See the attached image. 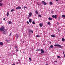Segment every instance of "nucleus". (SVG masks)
Listing matches in <instances>:
<instances>
[{
	"label": "nucleus",
	"mask_w": 65,
	"mask_h": 65,
	"mask_svg": "<svg viewBox=\"0 0 65 65\" xmlns=\"http://www.w3.org/2000/svg\"><path fill=\"white\" fill-rule=\"evenodd\" d=\"M7 33V30L6 29H4L3 31V33L4 34H5Z\"/></svg>",
	"instance_id": "nucleus-1"
},
{
	"label": "nucleus",
	"mask_w": 65,
	"mask_h": 65,
	"mask_svg": "<svg viewBox=\"0 0 65 65\" xmlns=\"http://www.w3.org/2000/svg\"><path fill=\"white\" fill-rule=\"evenodd\" d=\"M55 46H57L58 47H59L60 48H62V46L61 45H60L59 44H56L54 45Z\"/></svg>",
	"instance_id": "nucleus-2"
},
{
	"label": "nucleus",
	"mask_w": 65,
	"mask_h": 65,
	"mask_svg": "<svg viewBox=\"0 0 65 65\" xmlns=\"http://www.w3.org/2000/svg\"><path fill=\"white\" fill-rule=\"evenodd\" d=\"M4 29V27L3 26L0 29V31H3Z\"/></svg>",
	"instance_id": "nucleus-3"
},
{
	"label": "nucleus",
	"mask_w": 65,
	"mask_h": 65,
	"mask_svg": "<svg viewBox=\"0 0 65 65\" xmlns=\"http://www.w3.org/2000/svg\"><path fill=\"white\" fill-rule=\"evenodd\" d=\"M52 17L53 18H55L56 19H57V15H55V16L54 15H53Z\"/></svg>",
	"instance_id": "nucleus-4"
},
{
	"label": "nucleus",
	"mask_w": 65,
	"mask_h": 65,
	"mask_svg": "<svg viewBox=\"0 0 65 65\" xmlns=\"http://www.w3.org/2000/svg\"><path fill=\"white\" fill-rule=\"evenodd\" d=\"M41 54H43L45 52L44 51V50H43L42 49H41Z\"/></svg>",
	"instance_id": "nucleus-5"
},
{
	"label": "nucleus",
	"mask_w": 65,
	"mask_h": 65,
	"mask_svg": "<svg viewBox=\"0 0 65 65\" xmlns=\"http://www.w3.org/2000/svg\"><path fill=\"white\" fill-rule=\"evenodd\" d=\"M42 3L45 5H46V3L44 2V1H42Z\"/></svg>",
	"instance_id": "nucleus-6"
},
{
	"label": "nucleus",
	"mask_w": 65,
	"mask_h": 65,
	"mask_svg": "<svg viewBox=\"0 0 65 65\" xmlns=\"http://www.w3.org/2000/svg\"><path fill=\"white\" fill-rule=\"evenodd\" d=\"M16 9H21V7L20 6H18V7L16 8H15Z\"/></svg>",
	"instance_id": "nucleus-7"
},
{
	"label": "nucleus",
	"mask_w": 65,
	"mask_h": 65,
	"mask_svg": "<svg viewBox=\"0 0 65 65\" xmlns=\"http://www.w3.org/2000/svg\"><path fill=\"white\" fill-rule=\"evenodd\" d=\"M32 15V13L31 12L29 13V17H31Z\"/></svg>",
	"instance_id": "nucleus-8"
},
{
	"label": "nucleus",
	"mask_w": 65,
	"mask_h": 65,
	"mask_svg": "<svg viewBox=\"0 0 65 65\" xmlns=\"http://www.w3.org/2000/svg\"><path fill=\"white\" fill-rule=\"evenodd\" d=\"M39 25L40 26V27H42L43 26V24L42 23H41V24L40 23L39 24Z\"/></svg>",
	"instance_id": "nucleus-9"
},
{
	"label": "nucleus",
	"mask_w": 65,
	"mask_h": 65,
	"mask_svg": "<svg viewBox=\"0 0 65 65\" xmlns=\"http://www.w3.org/2000/svg\"><path fill=\"white\" fill-rule=\"evenodd\" d=\"M0 45H3V43L2 42H0Z\"/></svg>",
	"instance_id": "nucleus-10"
},
{
	"label": "nucleus",
	"mask_w": 65,
	"mask_h": 65,
	"mask_svg": "<svg viewBox=\"0 0 65 65\" xmlns=\"http://www.w3.org/2000/svg\"><path fill=\"white\" fill-rule=\"evenodd\" d=\"M47 24H48L49 25H50V24H51L50 22H48Z\"/></svg>",
	"instance_id": "nucleus-11"
},
{
	"label": "nucleus",
	"mask_w": 65,
	"mask_h": 65,
	"mask_svg": "<svg viewBox=\"0 0 65 65\" xmlns=\"http://www.w3.org/2000/svg\"><path fill=\"white\" fill-rule=\"evenodd\" d=\"M53 47V45H51L49 47L50 49V48H52Z\"/></svg>",
	"instance_id": "nucleus-12"
},
{
	"label": "nucleus",
	"mask_w": 65,
	"mask_h": 65,
	"mask_svg": "<svg viewBox=\"0 0 65 65\" xmlns=\"http://www.w3.org/2000/svg\"><path fill=\"white\" fill-rule=\"evenodd\" d=\"M62 41H65V39L63 38L62 39Z\"/></svg>",
	"instance_id": "nucleus-13"
},
{
	"label": "nucleus",
	"mask_w": 65,
	"mask_h": 65,
	"mask_svg": "<svg viewBox=\"0 0 65 65\" xmlns=\"http://www.w3.org/2000/svg\"><path fill=\"white\" fill-rule=\"evenodd\" d=\"M35 13H36V14H38V11L37 10H36L35 11Z\"/></svg>",
	"instance_id": "nucleus-14"
},
{
	"label": "nucleus",
	"mask_w": 65,
	"mask_h": 65,
	"mask_svg": "<svg viewBox=\"0 0 65 65\" xmlns=\"http://www.w3.org/2000/svg\"><path fill=\"white\" fill-rule=\"evenodd\" d=\"M52 19L51 18H50V17L48 18V20H52Z\"/></svg>",
	"instance_id": "nucleus-15"
},
{
	"label": "nucleus",
	"mask_w": 65,
	"mask_h": 65,
	"mask_svg": "<svg viewBox=\"0 0 65 65\" xmlns=\"http://www.w3.org/2000/svg\"><path fill=\"white\" fill-rule=\"evenodd\" d=\"M29 22H30V23H31L32 22V20L31 19H30L29 20Z\"/></svg>",
	"instance_id": "nucleus-16"
},
{
	"label": "nucleus",
	"mask_w": 65,
	"mask_h": 65,
	"mask_svg": "<svg viewBox=\"0 0 65 65\" xmlns=\"http://www.w3.org/2000/svg\"><path fill=\"white\" fill-rule=\"evenodd\" d=\"M9 24H11L12 23V22L10 21H9Z\"/></svg>",
	"instance_id": "nucleus-17"
},
{
	"label": "nucleus",
	"mask_w": 65,
	"mask_h": 65,
	"mask_svg": "<svg viewBox=\"0 0 65 65\" xmlns=\"http://www.w3.org/2000/svg\"><path fill=\"white\" fill-rule=\"evenodd\" d=\"M36 37H40V36H39V35H36Z\"/></svg>",
	"instance_id": "nucleus-18"
},
{
	"label": "nucleus",
	"mask_w": 65,
	"mask_h": 65,
	"mask_svg": "<svg viewBox=\"0 0 65 65\" xmlns=\"http://www.w3.org/2000/svg\"><path fill=\"white\" fill-rule=\"evenodd\" d=\"M14 11V9H12L11 10V12H12L13 11Z\"/></svg>",
	"instance_id": "nucleus-19"
},
{
	"label": "nucleus",
	"mask_w": 65,
	"mask_h": 65,
	"mask_svg": "<svg viewBox=\"0 0 65 65\" xmlns=\"http://www.w3.org/2000/svg\"><path fill=\"white\" fill-rule=\"evenodd\" d=\"M51 36L52 37H55V36L54 35H51Z\"/></svg>",
	"instance_id": "nucleus-20"
},
{
	"label": "nucleus",
	"mask_w": 65,
	"mask_h": 65,
	"mask_svg": "<svg viewBox=\"0 0 65 65\" xmlns=\"http://www.w3.org/2000/svg\"><path fill=\"white\" fill-rule=\"evenodd\" d=\"M50 5H52L53 4L52 3V2H50Z\"/></svg>",
	"instance_id": "nucleus-21"
},
{
	"label": "nucleus",
	"mask_w": 65,
	"mask_h": 65,
	"mask_svg": "<svg viewBox=\"0 0 65 65\" xmlns=\"http://www.w3.org/2000/svg\"><path fill=\"white\" fill-rule=\"evenodd\" d=\"M9 15V13L8 12H7V16H8Z\"/></svg>",
	"instance_id": "nucleus-22"
},
{
	"label": "nucleus",
	"mask_w": 65,
	"mask_h": 65,
	"mask_svg": "<svg viewBox=\"0 0 65 65\" xmlns=\"http://www.w3.org/2000/svg\"><path fill=\"white\" fill-rule=\"evenodd\" d=\"M32 24H35V22H34V21H32Z\"/></svg>",
	"instance_id": "nucleus-23"
},
{
	"label": "nucleus",
	"mask_w": 65,
	"mask_h": 65,
	"mask_svg": "<svg viewBox=\"0 0 65 65\" xmlns=\"http://www.w3.org/2000/svg\"><path fill=\"white\" fill-rule=\"evenodd\" d=\"M3 4H2V3H0V6H3Z\"/></svg>",
	"instance_id": "nucleus-24"
},
{
	"label": "nucleus",
	"mask_w": 65,
	"mask_h": 65,
	"mask_svg": "<svg viewBox=\"0 0 65 65\" xmlns=\"http://www.w3.org/2000/svg\"><path fill=\"white\" fill-rule=\"evenodd\" d=\"M62 17H63L64 18H65V15H62Z\"/></svg>",
	"instance_id": "nucleus-25"
},
{
	"label": "nucleus",
	"mask_w": 65,
	"mask_h": 65,
	"mask_svg": "<svg viewBox=\"0 0 65 65\" xmlns=\"http://www.w3.org/2000/svg\"><path fill=\"white\" fill-rule=\"evenodd\" d=\"M29 60L30 61H31V58H29Z\"/></svg>",
	"instance_id": "nucleus-26"
},
{
	"label": "nucleus",
	"mask_w": 65,
	"mask_h": 65,
	"mask_svg": "<svg viewBox=\"0 0 65 65\" xmlns=\"http://www.w3.org/2000/svg\"><path fill=\"white\" fill-rule=\"evenodd\" d=\"M24 9H25V8H27V7H25V6H24Z\"/></svg>",
	"instance_id": "nucleus-27"
},
{
	"label": "nucleus",
	"mask_w": 65,
	"mask_h": 65,
	"mask_svg": "<svg viewBox=\"0 0 65 65\" xmlns=\"http://www.w3.org/2000/svg\"><path fill=\"white\" fill-rule=\"evenodd\" d=\"M39 17H41H41H42L41 16V15H40V14H39Z\"/></svg>",
	"instance_id": "nucleus-28"
},
{
	"label": "nucleus",
	"mask_w": 65,
	"mask_h": 65,
	"mask_svg": "<svg viewBox=\"0 0 65 65\" xmlns=\"http://www.w3.org/2000/svg\"><path fill=\"white\" fill-rule=\"evenodd\" d=\"M19 37V35H18L17 37V38H18Z\"/></svg>",
	"instance_id": "nucleus-29"
},
{
	"label": "nucleus",
	"mask_w": 65,
	"mask_h": 65,
	"mask_svg": "<svg viewBox=\"0 0 65 65\" xmlns=\"http://www.w3.org/2000/svg\"><path fill=\"white\" fill-rule=\"evenodd\" d=\"M31 29H30L29 30V33H30L31 32Z\"/></svg>",
	"instance_id": "nucleus-30"
},
{
	"label": "nucleus",
	"mask_w": 65,
	"mask_h": 65,
	"mask_svg": "<svg viewBox=\"0 0 65 65\" xmlns=\"http://www.w3.org/2000/svg\"><path fill=\"white\" fill-rule=\"evenodd\" d=\"M12 34V33H10L9 35V36H11V35Z\"/></svg>",
	"instance_id": "nucleus-31"
},
{
	"label": "nucleus",
	"mask_w": 65,
	"mask_h": 65,
	"mask_svg": "<svg viewBox=\"0 0 65 65\" xmlns=\"http://www.w3.org/2000/svg\"><path fill=\"white\" fill-rule=\"evenodd\" d=\"M57 57L58 58H61V57L59 56H57Z\"/></svg>",
	"instance_id": "nucleus-32"
},
{
	"label": "nucleus",
	"mask_w": 65,
	"mask_h": 65,
	"mask_svg": "<svg viewBox=\"0 0 65 65\" xmlns=\"http://www.w3.org/2000/svg\"><path fill=\"white\" fill-rule=\"evenodd\" d=\"M27 23L28 24H29V22H28V21L27 22Z\"/></svg>",
	"instance_id": "nucleus-33"
},
{
	"label": "nucleus",
	"mask_w": 65,
	"mask_h": 65,
	"mask_svg": "<svg viewBox=\"0 0 65 65\" xmlns=\"http://www.w3.org/2000/svg\"><path fill=\"white\" fill-rule=\"evenodd\" d=\"M38 50L37 51H41V50L40 49L38 50Z\"/></svg>",
	"instance_id": "nucleus-34"
},
{
	"label": "nucleus",
	"mask_w": 65,
	"mask_h": 65,
	"mask_svg": "<svg viewBox=\"0 0 65 65\" xmlns=\"http://www.w3.org/2000/svg\"><path fill=\"white\" fill-rule=\"evenodd\" d=\"M54 13V12L53 11H52V12H51V13Z\"/></svg>",
	"instance_id": "nucleus-35"
},
{
	"label": "nucleus",
	"mask_w": 65,
	"mask_h": 65,
	"mask_svg": "<svg viewBox=\"0 0 65 65\" xmlns=\"http://www.w3.org/2000/svg\"><path fill=\"white\" fill-rule=\"evenodd\" d=\"M63 53L64 55H65V54H64V52H63Z\"/></svg>",
	"instance_id": "nucleus-36"
},
{
	"label": "nucleus",
	"mask_w": 65,
	"mask_h": 65,
	"mask_svg": "<svg viewBox=\"0 0 65 65\" xmlns=\"http://www.w3.org/2000/svg\"><path fill=\"white\" fill-rule=\"evenodd\" d=\"M37 4L38 5H40V4L38 3H37Z\"/></svg>",
	"instance_id": "nucleus-37"
},
{
	"label": "nucleus",
	"mask_w": 65,
	"mask_h": 65,
	"mask_svg": "<svg viewBox=\"0 0 65 65\" xmlns=\"http://www.w3.org/2000/svg\"><path fill=\"white\" fill-rule=\"evenodd\" d=\"M6 41H7V42H8L9 41H8V40H6Z\"/></svg>",
	"instance_id": "nucleus-38"
},
{
	"label": "nucleus",
	"mask_w": 65,
	"mask_h": 65,
	"mask_svg": "<svg viewBox=\"0 0 65 65\" xmlns=\"http://www.w3.org/2000/svg\"><path fill=\"white\" fill-rule=\"evenodd\" d=\"M56 2H58L59 1V0H55Z\"/></svg>",
	"instance_id": "nucleus-39"
},
{
	"label": "nucleus",
	"mask_w": 65,
	"mask_h": 65,
	"mask_svg": "<svg viewBox=\"0 0 65 65\" xmlns=\"http://www.w3.org/2000/svg\"><path fill=\"white\" fill-rule=\"evenodd\" d=\"M18 61H19V62L20 63V60H19Z\"/></svg>",
	"instance_id": "nucleus-40"
},
{
	"label": "nucleus",
	"mask_w": 65,
	"mask_h": 65,
	"mask_svg": "<svg viewBox=\"0 0 65 65\" xmlns=\"http://www.w3.org/2000/svg\"><path fill=\"white\" fill-rule=\"evenodd\" d=\"M54 62H57V61H55Z\"/></svg>",
	"instance_id": "nucleus-41"
},
{
	"label": "nucleus",
	"mask_w": 65,
	"mask_h": 65,
	"mask_svg": "<svg viewBox=\"0 0 65 65\" xmlns=\"http://www.w3.org/2000/svg\"><path fill=\"white\" fill-rule=\"evenodd\" d=\"M31 32L32 33H33V31H31Z\"/></svg>",
	"instance_id": "nucleus-42"
},
{
	"label": "nucleus",
	"mask_w": 65,
	"mask_h": 65,
	"mask_svg": "<svg viewBox=\"0 0 65 65\" xmlns=\"http://www.w3.org/2000/svg\"><path fill=\"white\" fill-rule=\"evenodd\" d=\"M11 65H15V64L14 63H13Z\"/></svg>",
	"instance_id": "nucleus-43"
},
{
	"label": "nucleus",
	"mask_w": 65,
	"mask_h": 65,
	"mask_svg": "<svg viewBox=\"0 0 65 65\" xmlns=\"http://www.w3.org/2000/svg\"><path fill=\"white\" fill-rule=\"evenodd\" d=\"M3 20H4V21H5V18H4L3 19Z\"/></svg>",
	"instance_id": "nucleus-44"
},
{
	"label": "nucleus",
	"mask_w": 65,
	"mask_h": 65,
	"mask_svg": "<svg viewBox=\"0 0 65 65\" xmlns=\"http://www.w3.org/2000/svg\"><path fill=\"white\" fill-rule=\"evenodd\" d=\"M24 42V41H23V43H24V42Z\"/></svg>",
	"instance_id": "nucleus-45"
},
{
	"label": "nucleus",
	"mask_w": 65,
	"mask_h": 65,
	"mask_svg": "<svg viewBox=\"0 0 65 65\" xmlns=\"http://www.w3.org/2000/svg\"><path fill=\"white\" fill-rule=\"evenodd\" d=\"M2 1V0H1V1H0V3H1V2Z\"/></svg>",
	"instance_id": "nucleus-46"
},
{
	"label": "nucleus",
	"mask_w": 65,
	"mask_h": 65,
	"mask_svg": "<svg viewBox=\"0 0 65 65\" xmlns=\"http://www.w3.org/2000/svg\"><path fill=\"white\" fill-rule=\"evenodd\" d=\"M16 50L17 51H17H19L18 50Z\"/></svg>",
	"instance_id": "nucleus-47"
},
{
	"label": "nucleus",
	"mask_w": 65,
	"mask_h": 65,
	"mask_svg": "<svg viewBox=\"0 0 65 65\" xmlns=\"http://www.w3.org/2000/svg\"><path fill=\"white\" fill-rule=\"evenodd\" d=\"M48 64L46 63V64L45 65H48Z\"/></svg>",
	"instance_id": "nucleus-48"
},
{
	"label": "nucleus",
	"mask_w": 65,
	"mask_h": 65,
	"mask_svg": "<svg viewBox=\"0 0 65 65\" xmlns=\"http://www.w3.org/2000/svg\"><path fill=\"white\" fill-rule=\"evenodd\" d=\"M16 35H18V34H16Z\"/></svg>",
	"instance_id": "nucleus-49"
},
{
	"label": "nucleus",
	"mask_w": 65,
	"mask_h": 65,
	"mask_svg": "<svg viewBox=\"0 0 65 65\" xmlns=\"http://www.w3.org/2000/svg\"><path fill=\"white\" fill-rule=\"evenodd\" d=\"M15 48H17V46H15Z\"/></svg>",
	"instance_id": "nucleus-50"
},
{
	"label": "nucleus",
	"mask_w": 65,
	"mask_h": 65,
	"mask_svg": "<svg viewBox=\"0 0 65 65\" xmlns=\"http://www.w3.org/2000/svg\"><path fill=\"white\" fill-rule=\"evenodd\" d=\"M50 44L51 43V42H50Z\"/></svg>",
	"instance_id": "nucleus-51"
},
{
	"label": "nucleus",
	"mask_w": 65,
	"mask_h": 65,
	"mask_svg": "<svg viewBox=\"0 0 65 65\" xmlns=\"http://www.w3.org/2000/svg\"><path fill=\"white\" fill-rule=\"evenodd\" d=\"M64 55V57H65V54Z\"/></svg>",
	"instance_id": "nucleus-52"
},
{
	"label": "nucleus",
	"mask_w": 65,
	"mask_h": 65,
	"mask_svg": "<svg viewBox=\"0 0 65 65\" xmlns=\"http://www.w3.org/2000/svg\"><path fill=\"white\" fill-rule=\"evenodd\" d=\"M58 29L59 30V29Z\"/></svg>",
	"instance_id": "nucleus-53"
},
{
	"label": "nucleus",
	"mask_w": 65,
	"mask_h": 65,
	"mask_svg": "<svg viewBox=\"0 0 65 65\" xmlns=\"http://www.w3.org/2000/svg\"><path fill=\"white\" fill-rule=\"evenodd\" d=\"M29 35L30 36L31 35V34H30L29 33Z\"/></svg>",
	"instance_id": "nucleus-54"
},
{
	"label": "nucleus",
	"mask_w": 65,
	"mask_h": 65,
	"mask_svg": "<svg viewBox=\"0 0 65 65\" xmlns=\"http://www.w3.org/2000/svg\"><path fill=\"white\" fill-rule=\"evenodd\" d=\"M38 51V50H36V51Z\"/></svg>",
	"instance_id": "nucleus-55"
},
{
	"label": "nucleus",
	"mask_w": 65,
	"mask_h": 65,
	"mask_svg": "<svg viewBox=\"0 0 65 65\" xmlns=\"http://www.w3.org/2000/svg\"><path fill=\"white\" fill-rule=\"evenodd\" d=\"M42 54V53H40V54Z\"/></svg>",
	"instance_id": "nucleus-56"
},
{
	"label": "nucleus",
	"mask_w": 65,
	"mask_h": 65,
	"mask_svg": "<svg viewBox=\"0 0 65 65\" xmlns=\"http://www.w3.org/2000/svg\"><path fill=\"white\" fill-rule=\"evenodd\" d=\"M1 57H0V59H1Z\"/></svg>",
	"instance_id": "nucleus-57"
},
{
	"label": "nucleus",
	"mask_w": 65,
	"mask_h": 65,
	"mask_svg": "<svg viewBox=\"0 0 65 65\" xmlns=\"http://www.w3.org/2000/svg\"><path fill=\"white\" fill-rule=\"evenodd\" d=\"M11 1H12V0H11Z\"/></svg>",
	"instance_id": "nucleus-58"
}]
</instances>
